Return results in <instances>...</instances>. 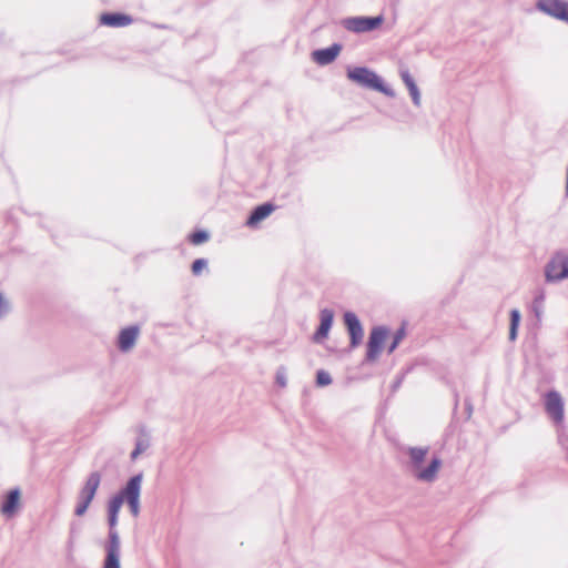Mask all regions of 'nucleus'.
I'll list each match as a JSON object with an SVG mask.
<instances>
[{"instance_id": "5", "label": "nucleus", "mask_w": 568, "mask_h": 568, "mask_svg": "<svg viewBox=\"0 0 568 568\" xmlns=\"http://www.w3.org/2000/svg\"><path fill=\"white\" fill-rule=\"evenodd\" d=\"M100 484H101V474L99 471H92L88 476L83 487L81 488V490L78 495V503H77V506L74 509L75 516L81 517L87 513L91 501L93 500V498L95 496V493H97Z\"/></svg>"}, {"instance_id": "19", "label": "nucleus", "mask_w": 568, "mask_h": 568, "mask_svg": "<svg viewBox=\"0 0 568 568\" xmlns=\"http://www.w3.org/2000/svg\"><path fill=\"white\" fill-rule=\"evenodd\" d=\"M545 300H546L545 290L544 288L537 290L534 301H532V304H531V311L538 321H540L544 315Z\"/></svg>"}, {"instance_id": "4", "label": "nucleus", "mask_w": 568, "mask_h": 568, "mask_svg": "<svg viewBox=\"0 0 568 568\" xmlns=\"http://www.w3.org/2000/svg\"><path fill=\"white\" fill-rule=\"evenodd\" d=\"M544 273L547 283H557L568 278V252H556L545 265Z\"/></svg>"}, {"instance_id": "10", "label": "nucleus", "mask_w": 568, "mask_h": 568, "mask_svg": "<svg viewBox=\"0 0 568 568\" xmlns=\"http://www.w3.org/2000/svg\"><path fill=\"white\" fill-rule=\"evenodd\" d=\"M389 331L385 326L373 327L367 343L366 361L374 362L379 356L383 345L386 341Z\"/></svg>"}, {"instance_id": "22", "label": "nucleus", "mask_w": 568, "mask_h": 568, "mask_svg": "<svg viewBox=\"0 0 568 568\" xmlns=\"http://www.w3.org/2000/svg\"><path fill=\"white\" fill-rule=\"evenodd\" d=\"M210 237V234L206 232V231H196L194 233L191 234L190 236V241L192 244L194 245H200L204 242H206Z\"/></svg>"}, {"instance_id": "29", "label": "nucleus", "mask_w": 568, "mask_h": 568, "mask_svg": "<svg viewBox=\"0 0 568 568\" xmlns=\"http://www.w3.org/2000/svg\"><path fill=\"white\" fill-rule=\"evenodd\" d=\"M276 383L281 386V387H285L286 386V383H287V379H286V373H285V369L282 367L277 371L276 373Z\"/></svg>"}, {"instance_id": "2", "label": "nucleus", "mask_w": 568, "mask_h": 568, "mask_svg": "<svg viewBox=\"0 0 568 568\" xmlns=\"http://www.w3.org/2000/svg\"><path fill=\"white\" fill-rule=\"evenodd\" d=\"M347 78L363 88L376 90L389 98L395 97V91L392 88L386 87L382 79L368 68L355 67L353 69H348Z\"/></svg>"}, {"instance_id": "14", "label": "nucleus", "mask_w": 568, "mask_h": 568, "mask_svg": "<svg viewBox=\"0 0 568 568\" xmlns=\"http://www.w3.org/2000/svg\"><path fill=\"white\" fill-rule=\"evenodd\" d=\"M321 323L318 328L316 329L313 339L315 343H321L328 336V332L332 327L334 321V312L329 308H324L321 311Z\"/></svg>"}, {"instance_id": "18", "label": "nucleus", "mask_w": 568, "mask_h": 568, "mask_svg": "<svg viewBox=\"0 0 568 568\" xmlns=\"http://www.w3.org/2000/svg\"><path fill=\"white\" fill-rule=\"evenodd\" d=\"M140 436L136 438L135 447L131 453V459L135 460L142 453L150 447L149 433L144 426L139 427Z\"/></svg>"}, {"instance_id": "6", "label": "nucleus", "mask_w": 568, "mask_h": 568, "mask_svg": "<svg viewBox=\"0 0 568 568\" xmlns=\"http://www.w3.org/2000/svg\"><path fill=\"white\" fill-rule=\"evenodd\" d=\"M544 407L547 416L552 423L561 427L565 422V402L560 393L556 389L548 390L544 396Z\"/></svg>"}, {"instance_id": "13", "label": "nucleus", "mask_w": 568, "mask_h": 568, "mask_svg": "<svg viewBox=\"0 0 568 568\" xmlns=\"http://www.w3.org/2000/svg\"><path fill=\"white\" fill-rule=\"evenodd\" d=\"M343 45L341 43H333L328 48L318 49L313 51L312 57L313 60L320 65H327L332 63L339 52L342 51Z\"/></svg>"}, {"instance_id": "24", "label": "nucleus", "mask_w": 568, "mask_h": 568, "mask_svg": "<svg viewBox=\"0 0 568 568\" xmlns=\"http://www.w3.org/2000/svg\"><path fill=\"white\" fill-rule=\"evenodd\" d=\"M408 91H409V94L412 97V100H413V103L416 105V106H419L420 105V92H419V89L417 87V84L414 82V83H408V85H406Z\"/></svg>"}, {"instance_id": "26", "label": "nucleus", "mask_w": 568, "mask_h": 568, "mask_svg": "<svg viewBox=\"0 0 568 568\" xmlns=\"http://www.w3.org/2000/svg\"><path fill=\"white\" fill-rule=\"evenodd\" d=\"M207 261L205 258H197L192 264V273L194 275H200L201 271L206 267Z\"/></svg>"}, {"instance_id": "12", "label": "nucleus", "mask_w": 568, "mask_h": 568, "mask_svg": "<svg viewBox=\"0 0 568 568\" xmlns=\"http://www.w3.org/2000/svg\"><path fill=\"white\" fill-rule=\"evenodd\" d=\"M140 333V328L138 325H131L125 328H123L118 338V347L121 352L128 353L131 351L138 339Z\"/></svg>"}, {"instance_id": "1", "label": "nucleus", "mask_w": 568, "mask_h": 568, "mask_svg": "<svg viewBox=\"0 0 568 568\" xmlns=\"http://www.w3.org/2000/svg\"><path fill=\"white\" fill-rule=\"evenodd\" d=\"M428 452V447L408 448L412 471L416 479L424 483H433L437 477L439 468L442 467V459L439 457H433L428 466L423 467V463Z\"/></svg>"}, {"instance_id": "23", "label": "nucleus", "mask_w": 568, "mask_h": 568, "mask_svg": "<svg viewBox=\"0 0 568 568\" xmlns=\"http://www.w3.org/2000/svg\"><path fill=\"white\" fill-rule=\"evenodd\" d=\"M404 336H405L404 327H400L399 329L396 331V333L394 334V337H393V342L390 343V345L388 346V349H387V352L389 354H392L397 348L398 344L402 342Z\"/></svg>"}, {"instance_id": "17", "label": "nucleus", "mask_w": 568, "mask_h": 568, "mask_svg": "<svg viewBox=\"0 0 568 568\" xmlns=\"http://www.w3.org/2000/svg\"><path fill=\"white\" fill-rule=\"evenodd\" d=\"M19 500H20V489L19 488L11 489L7 494L4 501L2 503V506H1L2 514L6 516H11L12 514H14L16 510L18 509Z\"/></svg>"}, {"instance_id": "25", "label": "nucleus", "mask_w": 568, "mask_h": 568, "mask_svg": "<svg viewBox=\"0 0 568 568\" xmlns=\"http://www.w3.org/2000/svg\"><path fill=\"white\" fill-rule=\"evenodd\" d=\"M332 383V377L326 371L320 369L316 373V384L318 386H327Z\"/></svg>"}, {"instance_id": "28", "label": "nucleus", "mask_w": 568, "mask_h": 568, "mask_svg": "<svg viewBox=\"0 0 568 568\" xmlns=\"http://www.w3.org/2000/svg\"><path fill=\"white\" fill-rule=\"evenodd\" d=\"M399 74H400V78H402L403 82L405 83V85H408V83L412 84L415 82L407 68H400Z\"/></svg>"}, {"instance_id": "15", "label": "nucleus", "mask_w": 568, "mask_h": 568, "mask_svg": "<svg viewBox=\"0 0 568 568\" xmlns=\"http://www.w3.org/2000/svg\"><path fill=\"white\" fill-rule=\"evenodd\" d=\"M132 21V17L124 13H103L100 17V22L102 24L114 28L126 27L131 24Z\"/></svg>"}, {"instance_id": "11", "label": "nucleus", "mask_w": 568, "mask_h": 568, "mask_svg": "<svg viewBox=\"0 0 568 568\" xmlns=\"http://www.w3.org/2000/svg\"><path fill=\"white\" fill-rule=\"evenodd\" d=\"M344 323L349 333L351 347H357L361 344L364 336L363 327L358 317L352 312H346L344 314Z\"/></svg>"}, {"instance_id": "7", "label": "nucleus", "mask_w": 568, "mask_h": 568, "mask_svg": "<svg viewBox=\"0 0 568 568\" xmlns=\"http://www.w3.org/2000/svg\"><path fill=\"white\" fill-rule=\"evenodd\" d=\"M383 16L377 17H351L341 21V24L348 31L355 33L369 32L382 26Z\"/></svg>"}, {"instance_id": "30", "label": "nucleus", "mask_w": 568, "mask_h": 568, "mask_svg": "<svg viewBox=\"0 0 568 568\" xmlns=\"http://www.w3.org/2000/svg\"><path fill=\"white\" fill-rule=\"evenodd\" d=\"M9 312V304L0 293V317L4 316Z\"/></svg>"}, {"instance_id": "21", "label": "nucleus", "mask_w": 568, "mask_h": 568, "mask_svg": "<svg viewBox=\"0 0 568 568\" xmlns=\"http://www.w3.org/2000/svg\"><path fill=\"white\" fill-rule=\"evenodd\" d=\"M520 323V312L517 308L510 311V326H509V339L515 341L517 337V331Z\"/></svg>"}, {"instance_id": "16", "label": "nucleus", "mask_w": 568, "mask_h": 568, "mask_svg": "<svg viewBox=\"0 0 568 568\" xmlns=\"http://www.w3.org/2000/svg\"><path fill=\"white\" fill-rule=\"evenodd\" d=\"M274 210L275 206L272 203H263L256 206L248 216L246 225L251 227L257 225L261 221L265 220Z\"/></svg>"}, {"instance_id": "3", "label": "nucleus", "mask_w": 568, "mask_h": 568, "mask_svg": "<svg viewBox=\"0 0 568 568\" xmlns=\"http://www.w3.org/2000/svg\"><path fill=\"white\" fill-rule=\"evenodd\" d=\"M119 515L108 514L109 524V539L105 545V558L103 560L102 568H121L120 555H121V541L116 530Z\"/></svg>"}, {"instance_id": "20", "label": "nucleus", "mask_w": 568, "mask_h": 568, "mask_svg": "<svg viewBox=\"0 0 568 568\" xmlns=\"http://www.w3.org/2000/svg\"><path fill=\"white\" fill-rule=\"evenodd\" d=\"M125 501L124 499V487L113 496L108 504V514L119 515L121 506Z\"/></svg>"}, {"instance_id": "8", "label": "nucleus", "mask_w": 568, "mask_h": 568, "mask_svg": "<svg viewBox=\"0 0 568 568\" xmlns=\"http://www.w3.org/2000/svg\"><path fill=\"white\" fill-rule=\"evenodd\" d=\"M143 474L139 473L132 476L124 486V499L129 505L133 517L140 515V495L142 487Z\"/></svg>"}, {"instance_id": "27", "label": "nucleus", "mask_w": 568, "mask_h": 568, "mask_svg": "<svg viewBox=\"0 0 568 568\" xmlns=\"http://www.w3.org/2000/svg\"><path fill=\"white\" fill-rule=\"evenodd\" d=\"M557 436H558V443L559 445L566 450L568 452V434L562 429V426L559 427L558 432H557Z\"/></svg>"}, {"instance_id": "9", "label": "nucleus", "mask_w": 568, "mask_h": 568, "mask_svg": "<svg viewBox=\"0 0 568 568\" xmlns=\"http://www.w3.org/2000/svg\"><path fill=\"white\" fill-rule=\"evenodd\" d=\"M536 9L554 19L568 24L567 0H537Z\"/></svg>"}]
</instances>
